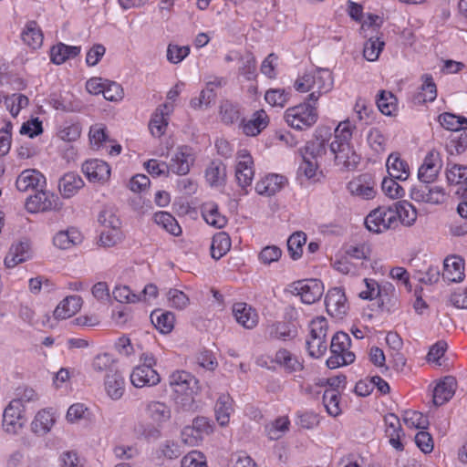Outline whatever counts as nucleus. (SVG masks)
I'll return each instance as SVG.
<instances>
[{"instance_id": "1a4fd4ad", "label": "nucleus", "mask_w": 467, "mask_h": 467, "mask_svg": "<svg viewBox=\"0 0 467 467\" xmlns=\"http://www.w3.org/2000/svg\"><path fill=\"white\" fill-rule=\"evenodd\" d=\"M432 182H420L410 189V196L417 202L430 204L442 203L446 199L445 190L441 186L431 185Z\"/></svg>"}, {"instance_id": "423d86ee", "label": "nucleus", "mask_w": 467, "mask_h": 467, "mask_svg": "<svg viewBox=\"0 0 467 467\" xmlns=\"http://www.w3.org/2000/svg\"><path fill=\"white\" fill-rule=\"evenodd\" d=\"M351 340L344 332L336 333L330 344L331 356L327 360L329 368H337L354 362L355 355L349 350Z\"/></svg>"}, {"instance_id": "338daca9", "label": "nucleus", "mask_w": 467, "mask_h": 467, "mask_svg": "<svg viewBox=\"0 0 467 467\" xmlns=\"http://www.w3.org/2000/svg\"><path fill=\"white\" fill-rule=\"evenodd\" d=\"M306 348L311 357L318 358L322 357L327 349V340L323 337L309 336L306 339Z\"/></svg>"}, {"instance_id": "3c124183", "label": "nucleus", "mask_w": 467, "mask_h": 467, "mask_svg": "<svg viewBox=\"0 0 467 467\" xmlns=\"http://www.w3.org/2000/svg\"><path fill=\"white\" fill-rule=\"evenodd\" d=\"M333 268L343 275H356L358 271V263H354L346 253L337 255L333 261Z\"/></svg>"}, {"instance_id": "a211bd4d", "label": "nucleus", "mask_w": 467, "mask_h": 467, "mask_svg": "<svg viewBox=\"0 0 467 467\" xmlns=\"http://www.w3.org/2000/svg\"><path fill=\"white\" fill-rule=\"evenodd\" d=\"M57 205V197L50 192L39 189L34 195L26 199V209L34 213L53 210Z\"/></svg>"}, {"instance_id": "79ce46f5", "label": "nucleus", "mask_w": 467, "mask_h": 467, "mask_svg": "<svg viewBox=\"0 0 467 467\" xmlns=\"http://www.w3.org/2000/svg\"><path fill=\"white\" fill-rule=\"evenodd\" d=\"M23 42L33 49L41 47L43 43V34L40 27L35 21L26 23L22 32Z\"/></svg>"}, {"instance_id": "c9c22d12", "label": "nucleus", "mask_w": 467, "mask_h": 467, "mask_svg": "<svg viewBox=\"0 0 467 467\" xmlns=\"http://www.w3.org/2000/svg\"><path fill=\"white\" fill-rule=\"evenodd\" d=\"M274 361L286 372H296L303 368V363L298 356L285 348L277 350Z\"/></svg>"}, {"instance_id": "0e129e2a", "label": "nucleus", "mask_w": 467, "mask_h": 467, "mask_svg": "<svg viewBox=\"0 0 467 467\" xmlns=\"http://www.w3.org/2000/svg\"><path fill=\"white\" fill-rule=\"evenodd\" d=\"M403 420L409 428L425 430L429 425L427 417L416 410L405 411Z\"/></svg>"}, {"instance_id": "20e7f679", "label": "nucleus", "mask_w": 467, "mask_h": 467, "mask_svg": "<svg viewBox=\"0 0 467 467\" xmlns=\"http://www.w3.org/2000/svg\"><path fill=\"white\" fill-rule=\"evenodd\" d=\"M284 118L287 125L295 130H308L318 119L317 104L306 99L303 103L288 108Z\"/></svg>"}, {"instance_id": "dca6fc26", "label": "nucleus", "mask_w": 467, "mask_h": 467, "mask_svg": "<svg viewBox=\"0 0 467 467\" xmlns=\"http://www.w3.org/2000/svg\"><path fill=\"white\" fill-rule=\"evenodd\" d=\"M145 415L154 426L161 428L171 420L172 411L166 402L149 400L145 404Z\"/></svg>"}, {"instance_id": "2eb2a0df", "label": "nucleus", "mask_w": 467, "mask_h": 467, "mask_svg": "<svg viewBox=\"0 0 467 467\" xmlns=\"http://www.w3.org/2000/svg\"><path fill=\"white\" fill-rule=\"evenodd\" d=\"M325 304L327 313L336 318L341 319L348 310V305L345 292L340 287H334L328 290Z\"/></svg>"}, {"instance_id": "58836bf2", "label": "nucleus", "mask_w": 467, "mask_h": 467, "mask_svg": "<svg viewBox=\"0 0 467 467\" xmlns=\"http://www.w3.org/2000/svg\"><path fill=\"white\" fill-rule=\"evenodd\" d=\"M80 53V47L59 43L50 50V58L54 64L61 65L67 59L76 57Z\"/></svg>"}, {"instance_id": "0eeeda50", "label": "nucleus", "mask_w": 467, "mask_h": 467, "mask_svg": "<svg viewBox=\"0 0 467 467\" xmlns=\"http://www.w3.org/2000/svg\"><path fill=\"white\" fill-rule=\"evenodd\" d=\"M234 177L243 194H247L254 177V163L250 152L242 149L236 153Z\"/></svg>"}, {"instance_id": "cd10ccee", "label": "nucleus", "mask_w": 467, "mask_h": 467, "mask_svg": "<svg viewBox=\"0 0 467 467\" xmlns=\"http://www.w3.org/2000/svg\"><path fill=\"white\" fill-rule=\"evenodd\" d=\"M445 176L449 184L462 185V194L467 197V165L457 164L448 160L445 168Z\"/></svg>"}, {"instance_id": "c756f323", "label": "nucleus", "mask_w": 467, "mask_h": 467, "mask_svg": "<svg viewBox=\"0 0 467 467\" xmlns=\"http://www.w3.org/2000/svg\"><path fill=\"white\" fill-rule=\"evenodd\" d=\"M32 256L30 244L27 240L20 241L12 244L8 254L5 258V265L12 268L16 265L23 263Z\"/></svg>"}, {"instance_id": "9b49d317", "label": "nucleus", "mask_w": 467, "mask_h": 467, "mask_svg": "<svg viewBox=\"0 0 467 467\" xmlns=\"http://www.w3.org/2000/svg\"><path fill=\"white\" fill-rule=\"evenodd\" d=\"M26 421L25 409L17 401H10L4 410L2 425L8 434H16Z\"/></svg>"}, {"instance_id": "e2e57ef3", "label": "nucleus", "mask_w": 467, "mask_h": 467, "mask_svg": "<svg viewBox=\"0 0 467 467\" xmlns=\"http://www.w3.org/2000/svg\"><path fill=\"white\" fill-rule=\"evenodd\" d=\"M381 190L385 195L391 199L401 198L405 195L404 189L396 182L395 178L390 176L382 180Z\"/></svg>"}, {"instance_id": "774afa93", "label": "nucleus", "mask_w": 467, "mask_h": 467, "mask_svg": "<svg viewBox=\"0 0 467 467\" xmlns=\"http://www.w3.org/2000/svg\"><path fill=\"white\" fill-rule=\"evenodd\" d=\"M182 467H208L206 458L201 451H192L182 460Z\"/></svg>"}, {"instance_id": "c03bdc74", "label": "nucleus", "mask_w": 467, "mask_h": 467, "mask_svg": "<svg viewBox=\"0 0 467 467\" xmlns=\"http://www.w3.org/2000/svg\"><path fill=\"white\" fill-rule=\"evenodd\" d=\"M231 248L230 236L225 232L217 233L212 240L211 254L214 259L222 258Z\"/></svg>"}, {"instance_id": "c85d7f7f", "label": "nucleus", "mask_w": 467, "mask_h": 467, "mask_svg": "<svg viewBox=\"0 0 467 467\" xmlns=\"http://www.w3.org/2000/svg\"><path fill=\"white\" fill-rule=\"evenodd\" d=\"M234 412V406L232 397L229 394H221L214 405V414L218 424L221 427L227 426Z\"/></svg>"}, {"instance_id": "6e6552de", "label": "nucleus", "mask_w": 467, "mask_h": 467, "mask_svg": "<svg viewBox=\"0 0 467 467\" xmlns=\"http://www.w3.org/2000/svg\"><path fill=\"white\" fill-rule=\"evenodd\" d=\"M392 206L379 207L371 211L365 219L367 229L374 234H380L397 227L396 215Z\"/></svg>"}, {"instance_id": "4468645a", "label": "nucleus", "mask_w": 467, "mask_h": 467, "mask_svg": "<svg viewBox=\"0 0 467 467\" xmlns=\"http://www.w3.org/2000/svg\"><path fill=\"white\" fill-rule=\"evenodd\" d=\"M194 161L193 150L189 146H180L176 149L168 163L170 171L177 175H186L190 171Z\"/></svg>"}, {"instance_id": "b1692460", "label": "nucleus", "mask_w": 467, "mask_h": 467, "mask_svg": "<svg viewBox=\"0 0 467 467\" xmlns=\"http://www.w3.org/2000/svg\"><path fill=\"white\" fill-rule=\"evenodd\" d=\"M130 378L135 388L156 386L161 381V377L154 368L139 365L132 369Z\"/></svg>"}, {"instance_id": "39448f33", "label": "nucleus", "mask_w": 467, "mask_h": 467, "mask_svg": "<svg viewBox=\"0 0 467 467\" xmlns=\"http://www.w3.org/2000/svg\"><path fill=\"white\" fill-rule=\"evenodd\" d=\"M99 222L103 227L99 236V244L104 247H112L123 237L121 223L112 209H104L99 213Z\"/></svg>"}, {"instance_id": "5701e85b", "label": "nucleus", "mask_w": 467, "mask_h": 467, "mask_svg": "<svg viewBox=\"0 0 467 467\" xmlns=\"http://www.w3.org/2000/svg\"><path fill=\"white\" fill-rule=\"evenodd\" d=\"M171 113L172 106L170 104H161L155 109L149 123L152 136L160 138L166 132Z\"/></svg>"}, {"instance_id": "09e8293b", "label": "nucleus", "mask_w": 467, "mask_h": 467, "mask_svg": "<svg viewBox=\"0 0 467 467\" xmlns=\"http://www.w3.org/2000/svg\"><path fill=\"white\" fill-rule=\"evenodd\" d=\"M441 125L451 131H458L467 127V119L452 113L445 112L439 116Z\"/></svg>"}, {"instance_id": "a19ab883", "label": "nucleus", "mask_w": 467, "mask_h": 467, "mask_svg": "<svg viewBox=\"0 0 467 467\" xmlns=\"http://www.w3.org/2000/svg\"><path fill=\"white\" fill-rule=\"evenodd\" d=\"M392 207L394 212L398 213L396 215L397 226L400 222L406 226H410L416 222L417 211L411 203L408 202H397Z\"/></svg>"}, {"instance_id": "f257e3e1", "label": "nucleus", "mask_w": 467, "mask_h": 467, "mask_svg": "<svg viewBox=\"0 0 467 467\" xmlns=\"http://www.w3.org/2000/svg\"><path fill=\"white\" fill-rule=\"evenodd\" d=\"M354 130H356V124L350 119L339 122L329 145L336 164L348 170L355 169L360 161V156L356 152L351 142Z\"/></svg>"}, {"instance_id": "8fccbe9b", "label": "nucleus", "mask_w": 467, "mask_h": 467, "mask_svg": "<svg viewBox=\"0 0 467 467\" xmlns=\"http://www.w3.org/2000/svg\"><path fill=\"white\" fill-rule=\"evenodd\" d=\"M306 243V235L303 232L294 233L287 240V248L290 256L296 260L303 254V246Z\"/></svg>"}, {"instance_id": "6e6d98bb", "label": "nucleus", "mask_w": 467, "mask_h": 467, "mask_svg": "<svg viewBox=\"0 0 467 467\" xmlns=\"http://www.w3.org/2000/svg\"><path fill=\"white\" fill-rule=\"evenodd\" d=\"M93 368L98 372L111 373V371H117L116 359L109 353H102L97 355L92 362Z\"/></svg>"}, {"instance_id": "f704fd0d", "label": "nucleus", "mask_w": 467, "mask_h": 467, "mask_svg": "<svg viewBox=\"0 0 467 467\" xmlns=\"http://www.w3.org/2000/svg\"><path fill=\"white\" fill-rule=\"evenodd\" d=\"M386 167L389 175L399 181H406L410 174L409 164L400 158L399 153L389 154Z\"/></svg>"}, {"instance_id": "f8f14e48", "label": "nucleus", "mask_w": 467, "mask_h": 467, "mask_svg": "<svg viewBox=\"0 0 467 467\" xmlns=\"http://www.w3.org/2000/svg\"><path fill=\"white\" fill-rule=\"evenodd\" d=\"M441 156L436 150H430L418 170L420 182H434L442 168Z\"/></svg>"}, {"instance_id": "ddd939ff", "label": "nucleus", "mask_w": 467, "mask_h": 467, "mask_svg": "<svg viewBox=\"0 0 467 467\" xmlns=\"http://www.w3.org/2000/svg\"><path fill=\"white\" fill-rule=\"evenodd\" d=\"M292 292L300 296L303 303L310 305L322 296L324 285L317 279L300 280L292 285Z\"/></svg>"}, {"instance_id": "4c0bfd02", "label": "nucleus", "mask_w": 467, "mask_h": 467, "mask_svg": "<svg viewBox=\"0 0 467 467\" xmlns=\"http://www.w3.org/2000/svg\"><path fill=\"white\" fill-rule=\"evenodd\" d=\"M455 380L448 377L440 381L433 389V403L441 406L447 402L454 394Z\"/></svg>"}, {"instance_id": "473e14b6", "label": "nucleus", "mask_w": 467, "mask_h": 467, "mask_svg": "<svg viewBox=\"0 0 467 467\" xmlns=\"http://www.w3.org/2000/svg\"><path fill=\"white\" fill-rule=\"evenodd\" d=\"M286 180L279 174H268L259 180L255 184V192L259 195L272 196L279 192Z\"/></svg>"}, {"instance_id": "864d4df0", "label": "nucleus", "mask_w": 467, "mask_h": 467, "mask_svg": "<svg viewBox=\"0 0 467 467\" xmlns=\"http://www.w3.org/2000/svg\"><path fill=\"white\" fill-rule=\"evenodd\" d=\"M385 43L379 37H369L363 49L364 57L370 62L378 60L384 48Z\"/></svg>"}, {"instance_id": "f03ea898", "label": "nucleus", "mask_w": 467, "mask_h": 467, "mask_svg": "<svg viewBox=\"0 0 467 467\" xmlns=\"http://www.w3.org/2000/svg\"><path fill=\"white\" fill-rule=\"evenodd\" d=\"M334 78L327 68L318 67L298 76L294 88L301 93L310 92L307 99L317 104L319 98L332 90Z\"/></svg>"}, {"instance_id": "13d9d810", "label": "nucleus", "mask_w": 467, "mask_h": 467, "mask_svg": "<svg viewBox=\"0 0 467 467\" xmlns=\"http://www.w3.org/2000/svg\"><path fill=\"white\" fill-rule=\"evenodd\" d=\"M290 93L283 88H272L265 92V99L272 107L284 108L288 102Z\"/></svg>"}, {"instance_id": "4be33fe9", "label": "nucleus", "mask_w": 467, "mask_h": 467, "mask_svg": "<svg viewBox=\"0 0 467 467\" xmlns=\"http://www.w3.org/2000/svg\"><path fill=\"white\" fill-rule=\"evenodd\" d=\"M385 421V434L389 439V443L392 448L398 451L404 450V444L402 438L404 437V431L401 428L400 419L392 413L387 414L384 418Z\"/></svg>"}, {"instance_id": "f3484780", "label": "nucleus", "mask_w": 467, "mask_h": 467, "mask_svg": "<svg viewBox=\"0 0 467 467\" xmlns=\"http://www.w3.org/2000/svg\"><path fill=\"white\" fill-rule=\"evenodd\" d=\"M82 171L90 182L104 184L109 180L111 170L106 161L93 159L82 164Z\"/></svg>"}, {"instance_id": "412c9836", "label": "nucleus", "mask_w": 467, "mask_h": 467, "mask_svg": "<svg viewBox=\"0 0 467 467\" xmlns=\"http://www.w3.org/2000/svg\"><path fill=\"white\" fill-rule=\"evenodd\" d=\"M232 312L235 321L245 329H253L258 324L259 316L256 310L246 303L234 304Z\"/></svg>"}, {"instance_id": "72a5a7b5", "label": "nucleus", "mask_w": 467, "mask_h": 467, "mask_svg": "<svg viewBox=\"0 0 467 467\" xmlns=\"http://www.w3.org/2000/svg\"><path fill=\"white\" fill-rule=\"evenodd\" d=\"M83 305V299L79 296H68L64 298L54 310L57 319H67L78 313Z\"/></svg>"}, {"instance_id": "393cba45", "label": "nucleus", "mask_w": 467, "mask_h": 467, "mask_svg": "<svg viewBox=\"0 0 467 467\" xmlns=\"http://www.w3.org/2000/svg\"><path fill=\"white\" fill-rule=\"evenodd\" d=\"M104 389L112 400H120L126 389V381L122 373L119 370L107 373L104 379Z\"/></svg>"}, {"instance_id": "052dcab7", "label": "nucleus", "mask_w": 467, "mask_h": 467, "mask_svg": "<svg viewBox=\"0 0 467 467\" xmlns=\"http://www.w3.org/2000/svg\"><path fill=\"white\" fill-rule=\"evenodd\" d=\"M113 297L119 303H137L141 301V296L133 293L127 285H116L112 292Z\"/></svg>"}, {"instance_id": "a878e982", "label": "nucleus", "mask_w": 467, "mask_h": 467, "mask_svg": "<svg viewBox=\"0 0 467 467\" xmlns=\"http://www.w3.org/2000/svg\"><path fill=\"white\" fill-rule=\"evenodd\" d=\"M363 284L364 289L358 293V296L364 300L371 301L379 298L383 302L384 295L394 292V286L389 283L379 285L375 279L365 278Z\"/></svg>"}, {"instance_id": "de8ad7c7", "label": "nucleus", "mask_w": 467, "mask_h": 467, "mask_svg": "<svg viewBox=\"0 0 467 467\" xmlns=\"http://www.w3.org/2000/svg\"><path fill=\"white\" fill-rule=\"evenodd\" d=\"M290 420L288 417L282 416L265 426V431L270 440L280 439L288 430Z\"/></svg>"}, {"instance_id": "37998d69", "label": "nucleus", "mask_w": 467, "mask_h": 467, "mask_svg": "<svg viewBox=\"0 0 467 467\" xmlns=\"http://www.w3.org/2000/svg\"><path fill=\"white\" fill-rule=\"evenodd\" d=\"M202 215L208 224L216 228H223L227 222L225 216L219 213L218 206L213 202L202 205Z\"/></svg>"}, {"instance_id": "bb28decb", "label": "nucleus", "mask_w": 467, "mask_h": 467, "mask_svg": "<svg viewBox=\"0 0 467 467\" xmlns=\"http://www.w3.org/2000/svg\"><path fill=\"white\" fill-rule=\"evenodd\" d=\"M55 423V412L51 409H43L35 415L31 422V431L37 436H45Z\"/></svg>"}, {"instance_id": "aec40b11", "label": "nucleus", "mask_w": 467, "mask_h": 467, "mask_svg": "<svg viewBox=\"0 0 467 467\" xmlns=\"http://www.w3.org/2000/svg\"><path fill=\"white\" fill-rule=\"evenodd\" d=\"M269 117L264 109L254 111L249 118L241 120L239 128L242 132L249 137L259 135L268 125Z\"/></svg>"}, {"instance_id": "680f3d73", "label": "nucleus", "mask_w": 467, "mask_h": 467, "mask_svg": "<svg viewBox=\"0 0 467 467\" xmlns=\"http://www.w3.org/2000/svg\"><path fill=\"white\" fill-rule=\"evenodd\" d=\"M345 253L352 261H358V265H361L364 260L369 258L370 248L366 244H351L346 248Z\"/></svg>"}, {"instance_id": "e433bc0d", "label": "nucleus", "mask_w": 467, "mask_h": 467, "mask_svg": "<svg viewBox=\"0 0 467 467\" xmlns=\"http://www.w3.org/2000/svg\"><path fill=\"white\" fill-rule=\"evenodd\" d=\"M84 186L82 178L75 172L66 173L58 183L59 192L64 198H70Z\"/></svg>"}, {"instance_id": "69168bd1", "label": "nucleus", "mask_w": 467, "mask_h": 467, "mask_svg": "<svg viewBox=\"0 0 467 467\" xmlns=\"http://www.w3.org/2000/svg\"><path fill=\"white\" fill-rule=\"evenodd\" d=\"M190 54V47L188 46H179L175 44H169L167 47V59L170 63L179 64Z\"/></svg>"}, {"instance_id": "7ed1b4c3", "label": "nucleus", "mask_w": 467, "mask_h": 467, "mask_svg": "<svg viewBox=\"0 0 467 467\" xmlns=\"http://www.w3.org/2000/svg\"><path fill=\"white\" fill-rule=\"evenodd\" d=\"M169 386L175 403L183 410L193 409L195 396L200 392L199 380L185 370H175L169 376Z\"/></svg>"}, {"instance_id": "6ab92c4d", "label": "nucleus", "mask_w": 467, "mask_h": 467, "mask_svg": "<svg viewBox=\"0 0 467 467\" xmlns=\"http://www.w3.org/2000/svg\"><path fill=\"white\" fill-rule=\"evenodd\" d=\"M47 184L46 177L36 169L24 170L16 178V187L19 192L38 191Z\"/></svg>"}, {"instance_id": "2f4dec72", "label": "nucleus", "mask_w": 467, "mask_h": 467, "mask_svg": "<svg viewBox=\"0 0 467 467\" xmlns=\"http://www.w3.org/2000/svg\"><path fill=\"white\" fill-rule=\"evenodd\" d=\"M83 240L81 233L75 227L57 232L53 237V244L61 250H68L79 244Z\"/></svg>"}, {"instance_id": "ea45409f", "label": "nucleus", "mask_w": 467, "mask_h": 467, "mask_svg": "<svg viewBox=\"0 0 467 467\" xmlns=\"http://www.w3.org/2000/svg\"><path fill=\"white\" fill-rule=\"evenodd\" d=\"M420 90L415 97L419 103L433 102L437 98V87L433 78L430 74L421 77Z\"/></svg>"}, {"instance_id": "7c9ffc66", "label": "nucleus", "mask_w": 467, "mask_h": 467, "mask_svg": "<svg viewBox=\"0 0 467 467\" xmlns=\"http://www.w3.org/2000/svg\"><path fill=\"white\" fill-rule=\"evenodd\" d=\"M442 276L449 282H461L464 278V261L457 255L445 258Z\"/></svg>"}, {"instance_id": "9d476101", "label": "nucleus", "mask_w": 467, "mask_h": 467, "mask_svg": "<svg viewBox=\"0 0 467 467\" xmlns=\"http://www.w3.org/2000/svg\"><path fill=\"white\" fill-rule=\"evenodd\" d=\"M347 188L352 196L362 200H372L378 192L377 182L370 173L354 177L348 182Z\"/></svg>"}, {"instance_id": "4d7b16f0", "label": "nucleus", "mask_w": 467, "mask_h": 467, "mask_svg": "<svg viewBox=\"0 0 467 467\" xmlns=\"http://www.w3.org/2000/svg\"><path fill=\"white\" fill-rule=\"evenodd\" d=\"M205 178L211 186L221 185L225 178L224 166L220 163L212 162L205 171Z\"/></svg>"}, {"instance_id": "5fc2aeb1", "label": "nucleus", "mask_w": 467, "mask_h": 467, "mask_svg": "<svg viewBox=\"0 0 467 467\" xmlns=\"http://www.w3.org/2000/svg\"><path fill=\"white\" fill-rule=\"evenodd\" d=\"M339 400V393L335 389L325 390L323 394V403L329 415L336 417L341 413Z\"/></svg>"}, {"instance_id": "603ef678", "label": "nucleus", "mask_w": 467, "mask_h": 467, "mask_svg": "<svg viewBox=\"0 0 467 467\" xmlns=\"http://www.w3.org/2000/svg\"><path fill=\"white\" fill-rule=\"evenodd\" d=\"M377 105L380 112L391 116L397 110V99L389 91H381L377 99Z\"/></svg>"}, {"instance_id": "49530a36", "label": "nucleus", "mask_w": 467, "mask_h": 467, "mask_svg": "<svg viewBox=\"0 0 467 467\" xmlns=\"http://www.w3.org/2000/svg\"><path fill=\"white\" fill-rule=\"evenodd\" d=\"M150 319L155 327L163 334L171 332L173 328L174 316L171 312L154 311L150 315Z\"/></svg>"}, {"instance_id": "bf43d9fd", "label": "nucleus", "mask_w": 467, "mask_h": 467, "mask_svg": "<svg viewBox=\"0 0 467 467\" xmlns=\"http://www.w3.org/2000/svg\"><path fill=\"white\" fill-rule=\"evenodd\" d=\"M367 143L373 151L380 153L385 150L386 138L378 128H372L367 134Z\"/></svg>"}, {"instance_id": "a18cd8bd", "label": "nucleus", "mask_w": 467, "mask_h": 467, "mask_svg": "<svg viewBox=\"0 0 467 467\" xmlns=\"http://www.w3.org/2000/svg\"><path fill=\"white\" fill-rule=\"evenodd\" d=\"M154 222L174 236L182 234V228L176 219L167 212H159L154 214Z\"/></svg>"}]
</instances>
